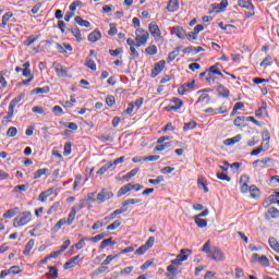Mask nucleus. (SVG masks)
Listing matches in <instances>:
<instances>
[{
  "label": "nucleus",
  "mask_w": 279,
  "mask_h": 279,
  "mask_svg": "<svg viewBox=\"0 0 279 279\" xmlns=\"http://www.w3.org/2000/svg\"><path fill=\"white\" fill-rule=\"evenodd\" d=\"M32 221V211H24L17 215L13 220V228H22Z\"/></svg>",
  "instance_id": "1"
},
{
  "label": "nucleus",
  "mask_w": 279,
  "mask_h": 279,
  "mask_svg": "<svg viewBox=\"0 0 279 279\" xmlns=\"http://www.w3.org/2000/svg\"><path fill=\"white\" fill-rule=\"evenodd\" d=\"M207 258H210V260H215L216 263H223V260H226V253L217 246H211V251L209 252V255H207Z\"/></svg>",
  "instance_id": "2"
},
{
  "label": "nucleus",
  "mask_w": 279,
  "mask_h": 279,
  "mask_svg": "<svg viewBox=\"0 0 279 279\" xmlns=\"http://www.w3.org/2000/svg\"><path fill=\"white\" fill-rule=\"evenodd\" d=\"M114 197V193L107 189H102L96 197L97 204H104V202H107V199H112Z\"/></svg>",
  "instance_id": "3"
},
{
  "label": "nucleus",
  "mask_w": 279,
  "mask_h": 279,
  "mask_svg": "<svg viewBox=\"0 0 279 279\" xmlns=\"http://www.w3.org/2000/svg\"><path fill=\"white\" fill-rule=\"evenodd\" d=\"M135 40L141 43V45H147V40H149V33L143 28H137L135 32Z\"/></svg>",
  "instance_id": "4"
},
{
  "label": "nucleus",
  "mask_w": 279,
  "mask_h": 279,
  "mask_svg": "<svg viewBox=\"0 0 279 279\" xmlns=\"http://www.w3.org/2000/svg\"><path fill=\"white\" fill-rule=\"evenodd\" d=\"M148 31L150 32V35L155 38L156 43L160 41V38H162V33L160 32V27H158V24H156V22H151L148 25Z\"/></svg>",
  "instance_id": "5"
},
{
  "label": "nucleus",
  "mask_w": 279,
  "mask_h": 279,
  "mask_svg": "<svg viewBox=\"0 0 279 279\" xmlns=\"http://www.w3.org/2000/svg\"><path fill=\"white\" fill-rule=\"evenodd\" d=\"M240 184H241V193H247L250 191V175L243 174L240 178Z\"/></svg>",
  "instance_id": "6"
},
{
  "label": "nucleus",
  "mask_w": 279,
  "mask_h": 279,
  "mask_svg": "<svg viewBox=\"0 0 279 279\" xmlns=\"http://www.w3.org/2000/svg\"><path fill=\"white\" fill-rule=\"evenodd\" d=\"M165 64H166L165 60H161V61L155 63V66L151 70V74H150L151 77H156L159 75V73H162V71L165 69Z\"/></svg>",
  "instance_id": "7"
},
{
  "label": "nucleus",
  "mask_w": 279,
  "mask_h": 279,
  "mask_svg": "<svg viewBox=\"0 0 279 279\" xmlns=\"http://www.w3.org/2000/svg\"><path fill=\"white\" fill-rule=\"evenodd\" d=\"M193 254V251L190 248H182L180 251V254L177 255V259L181 263H184V260H189V257Z\"/></svg>",
  "instance_id": "8"
},
{
  "label": "nucleus",
  "mask_w": 279,
  "mask_h": 279,
  "mask_svg": "<svg viewBox=\"0 0 279 279\" xmlns=\"http://www.w3.org/2000/svg\"><path fill=\"white\" fill-rule=\"evenodd\" d=\"M191 88H195V81L194 80L190 83H185V84L181 85L178 88V93H179V95H184V94L189 93V90Z\"/></svg>",
  "instance_id": "9"
},
{
  "label": "nucleus",
  "mask_w": 279,
  "mask_h": 279,
  "mask_svg": "<svg viewBox=\"0 0 279 279\" xmlns=\"http://www.w3.org/2000/svg\"><path fill=\"white\" fill-rule=\"evenodd\" d=\"M180 9V0H169L167 10L168 12H178Z\"/></svg>",
  "instance_id": "10"
},
{
  "label": "nucleus",
  "mask_w": 279,
  "mask_h": 279,
  "mask_svg": "<svg viewBox=\"0 0 279 279\" xmlns=\"http://www.w3.org/2000/svg\"><path fill=\"white\" fill-rule=\"evenodd\" d=\"M233 123L236 128H245L247 125V117L239 116L234 119Z\"/></svg>",
  "instance_id": "11"
},
{
  "label": "nucleus",
  "mask_w": 279,
  "mask_h": 279,
  "mask_svg": "<svg viewBox=\"0 0 279 279\" xmlns=\"http://www.w3.org/2000/svg\"><path fill=\"white\" fill-rule=\"evenodd\" d=\"M80 256L81 255H76V256L70 258V260L63 265V269H71V268L75 267V265H77V263H80Z\"/></svg>",
  "instance_id": "12"
},
{
  "label": "nucleus",
  "mask_w": 279,
  "mask_h": 279,
  "mask_svg": "<svg viewBox=\"0 0 279 279\" xmlns=\"http://www.w3.org/2000/svg\"><path fill=\"white\" fill-rule=\"evenodd\" d=\"M172 34L177 35L178 38H181V40H184L186 38V32L182 26H175L172 28Z\"/></svg>",
  "instance_id": "13"
},
{
  "label": "nucleus",
  "mask_w": 279,
  "mask_h": 279,
  "mask_svg": "<svg viewBox=\"0 0 279 279\" xmlns=\"http://www.w3.org/2000/svg\"><path fill=\"white\" fill-rule=\"evenodd\" d=\"M87 40H89V43H97V40H101V32H99V29H95L88 35Z\"/></svg>",
  "instance_id": "14"
},
{
  "label": "nucleus",
  "mask_w": 279,
  "mask_h": 279,
  "mask_svg": "<svg viewBox=\"0 0 279 279\" xmlns=\"http://www.w3.org/2000/svg\"><path fill=\"white\" fill-rule=\"evenodd\" d=\"M238 5L244 10H255L254 4H252V0H239Z\"/></svg>",
  "instance_id": "15"
},
{
  "label": "nucleus",
  "mask_w": 279,
  "mask_h": 279,
  "mask_svg": "<svg viewBox=\"0 0 279 279\" xmlns=\"http://www.w3.org/2000/svg\"><path fill=\"white\" fill-rule=\"evenodd\" d=\"M53 69L58 75V77H64L66 75V69L62 66L60 63H53Z\"/></svg>",
  "instance_id": "16"
},
{
  "label": "nucleus",
  "mask_w": 279,
  "mask_h": 279,
  "mask_svg": "<svg viewBox=\"0 0 279 279\" xmlns=\"http://www.w3.org/2000/svg\"><path fill=\"white\" fill-rule=\"evenodd\" d=\"M134 184L132 183H128L124 186H122L119 191H118V197H121L122 195H125L126 193H130V191H132V189H134Z\"/></svg>",
  "instance_id": "17"
},
{
  "label": "nucleus",
  "mask_w": 279,
  "mask_h": 279,
  "mask_svg": "<svg viewBox=\"0 0 279 279\" xmlns=\"http://www.w3.org/2000/svg\"><path fill=\"white\" fill-rule=\"evenodd\" d=\"M172 101L174 105L166 107V110H180L182 108L183 102L180 98H173Z\"/></svg>",
  "instance_id": "18"
},
{
  "label": "nucleus",
  "mask_w": 279,
  "mask_h": 279,
  "mask_svg": "<svg viewBox=\"0 0 279 279\" xmlns=\"http://www.w3.org/2000/svg\"><path fill=\"white\" fill-rule=\"evenodd\" d=\"M254 167H256V165H265L266 167H271L272 165V160L269 157H265L263 159H257L253 162Z\"/></svg>",
  "instance_id": "19"
},
{
  "label": "nucleus",
  "mask_w": 279,
  "mask_h": 279,
  "mask_svg": "<svg viewBox=\"0 0 279 279\" xmlns=\"http://www.w3.org/2000/svg\"><path fill=\"white\" fill-rule=\"evenodd\" d=\"M217 93L219 97H230V89L226 88L223 85H218Z\"/></svg>",
  "instance_id": "20"
},
{
  "label": "nucleus",
  "mask_w": 279,
  "mask_h": 279,
  "mask_svg": "<svg viewBox=\"0 0 279 279\" xmlns=\"http://www.w3.org/2000/svg\"><path fill=\"white\" fill-rule=\"evenodd\" d=\"M208 73L211 75H220V77H223V73H221V70H219V63H216L208 68Z\"/></svg>",
  "instance_id": "21"
},
{
  "label": "nucleus",
  "mask_w": 279,
  "mask_h": 279,
  "mask_svg": "<svg viewBox=\"0 0 279 279\" xmlns=\"http://www.w3.org/2000/svg\"><path fill=\"white\" fill-rule=\"evenodd\" d=\"M226 8H228V0H221V2L214 8V12H226Z\"/></svg>",
  "instance_id": "22"
},
{
  "label": "nucleus",
  "mask_w": 279,
  "mask_h": 279,
  "mask_svg": "<svg viewBox=\"0 0 279 279\" xmlns=\"http://www.w3.org/2000/svg\"><path fill=\"white\" fill-rule=\"evenodd\" d=\"M51 90L49 86L37 87L32 90V95H45Z\"/></svg>",
  "instance_id": "23"
},
{
  "label": "nucleus",
  "mask_w": 279,
  "mask_h": 279,
  "mask_svg": "<svg viewBox=\"0 0 279 279\" xmlns=\"http://www.w3.org/2000/svg\"><path fill=\"white\" fill-rule=\"evenodd\" d=\"M77 215V210H75V207H72L68 219H65V223L66 226H71V223H73V221H75V216Z\"/></svg>",
  "instance_id": "24"
},
{
  "label": "nucleus",
  "mask_w": 279,
  "mask_h": 279,
  "mask_svg": "<svg viewBox=\"0 0 279 279\" xmlns=\"http://www.w3.org/2000/svg\"><path fill=\"white\" fill-rule=\"evenodd\" d=\"M23 97H25V94H20L19 96H16L9 105V108L13 109L16 108V106H19V104H21V101L23 100Z\"/></svg>",
  "instance_id": "25"
},
{
  "label": "nucleus",
  "mask_w": 279,
  "mask_h": 279,
  "mask_svg": "<svg viewBox=\"0 0 279 279\" xmlns=\"http://www.w3.org/2000/svg\"><path fill=\"white\" fill-rule=\"evenodd\" d=\"M242 136L241 134L235 135L234 137L227 138L223 144L227 146L234 145L241 141Z\"/></svg>",
  "instance_id": "26"
},
{
  "label": "nucleus",
  "mask_w": 279,
  "mask_h": 279,
  "mask_svg": "<svg viewBox=\"0 0 279 279\" xmlns=\"http://www.w3.org/2000/svg\"><path fill=\"white\" fill-rule=\"evenodd\" d=\"M15 215H19V207L9 209L3 214V219H12Z\"/></svg>",
  "instance_id": "27"
},
{
  "label": "nucleus",
  "mask_w": 279,
  "mask_h": 279,
  "mask_svg": "<svg viewBox=\"0 0 279 279\" xmlns=\"http://www.w3.org/2000/svg\"><path fill=\"white\" fill-rule=\"evenodd\" d=\"M194 221L198 228H206L208 226V221L199 218V216H194Z\"/></svg>",
  "instance_id": "28"
},
{
  "label": "nucleus",
  "mask_w": 279,
  "mask_h": 279,
  "mask_svg": "<svg viewBox=\"0 0 279 279\" xmlns=\"http://www.w3.org/2000/svg\"><path fill=\"white\" fill-rule=\"evenodd\" d=\"M52 194H53V190H52V189H49V190H47V191H45V192H41V193L39 194L38 199H39V202H47V197H49V196L52 195Z\"/></svg>",
  "instance_id": "29"
},
{
  "label": "nucleus",
  "mask_w": 279,
  "mask_h": 279,
  "mask_svg": "<svg viewBox=\"0 0 279 279\" xmlns=\"http://www.w3.org/2000/svg\"><path fill=\"white\" fill-rule=\"evenodd\" d=\"M108 245H117V241H113L112 238L106 239L100 243L99 248L100 250H106Z\"/></svg>",
  "instance_id": "30"
},
{
  "label": "nucleus",
  "mask_w": 279,
  "mask_h": 279,
  "mask_svg": "<svg viewBox=\"0 0 279 279\" xmlns=\"http://www.w3.org/2000/svg\"><path fill=\"white\" fill-rule=\"evenodd\" d=\"M75 23H77V25H80V27H90V22L82 19V16H76Z\"/></svg>",
  "instance_id": "31"
},
{
  "label": "nucleus",
  "mask_w": 279,
  "mask_h": 279,
  "mask_svg": "<svg viewBox=\"0 0 279 279\" xmlns=\"http://www.w3.org/2000/svg\"><path fill=\"white\" fill-rule=\"evenodd\" d=\"M264 114H267V102H263L262 107L255 111V117H264Z\"/></svg>",
  "instance_id": "32"
},
{
  "label": "nucleus",
  "mask_w": 279,
  "mask_h": 279,
  "mask_svg": "<svg viewBox=\"0 0 279 279\" xmlns=\"http://www.w3.org/2000/svg\"><path fill=\"white\" fill-rule=\"evenodd\" d=\"M171 147V143L163 142V143H157V146L155 147L156 151H165V149H169Z\"/></svg>",
  "instance_id": "33"
},
{
  "label": "nucleus",
  "mask_w": 279,
  "mask_h": 279,
  "mask_svg": "<svg viewBox=\"0 0 279 279\" xmlns=\"http://www.w3.org/2000/svg\"><path fill=\"white\" fill-rule=\"evenodd\" d=\"M268 243H269L271 250H275V252H278V254H279V243H278V240H276V238H269Z\"/></svg>",
  "instance_id": "34"
},
{
  "label": "nucleus",
  "mask_w": 279,
  "mask_h": 279,
  "mask_svg": "<svg viewBox=\"0 0 279 279\" xmlns=\"http://www.w3.org/2000/svg\"><path fill=\"white\" fill-rule=\"evenodd\" d=\"M49 272L46 274V277L49 278L51 276L53 279H58V268L56 266L48 267Z\"/></svg>",
  "instance_id": "35"
},
{
  "label": "nucleus",
  "mask_w": 279,
  "mask_h": 279,
  "mask_svg": "<svg viewBox=\"0 0 279 279\" xmlns=\"http://www.w3.org/2000/svg\"><path fill=\"white\" fill-rule=\"evenodd\" d=\"M141 202H143V199L141 198H128L126 201H124L122 203V206H131V205H134V204H141Z\"/></svg>",
  "instance_id": "36"
},
{
  "label": "nucleus",
  "mask_w": 279,
  "mask_h": 279,
  "mask_svg": "<svg viewBox=\"0 0 279 279\" xmlns=\"http://www.w3.org/2000/svg\"><path fill=\"white\" fill-rule=\"evenodd\" d=\"M62 226H66V218L60 219L52 228V232H59Z\"/></svg>",
  "instance_id": "37"
},
{
  "label": "nucleus",
  "mask_w": 279,
  "mask_h": 279,
  "mask_svg": "<svg viewBox=\"0 0 279 279\" xmlns=\"http://www.w3.org/2000/svg\"><path fill=\"white\" fill-rule=\"evenodd\" d=\"M180 49H182V47H178L175 50L171 51L168 54L169 62H173V60H175V58H178V56H180Z\"/></svg>",
  "instance_id": "38"
},
{
  "label": "nucleus",
  "mask_w": 279,
  "mask_h": 279,
  "mask_svg": "<svg viewBox=\"0 0 279 279\" xmlns=\"http://www.w3.org/2000/svg\"><path fill=\"white\" fill-rule=\"evenodd\" d=\"M85 64L92 71H97V64L95 63V60H93L90 57L86 58V63Z\"/></svg>",
  "instance_id": "39"
},
{
  "label": "nucleus",
  "mask_w": 279,
  "mask_h": 279,
  "mask_svg": "<svg viewBox=\"0 0 279 279\" xmlns=\"http://www.w3.org/2000/svg\"><path fill=\"white\" fill-rule=\"evenodd\" d=\"M248 191L251 193V197H260V190H258L256 185H251Z\"/></svg>",
  "instance_id": "40"
},
{
  "label": "nucleus",
  "mask_w": 279,
  "mask_h": 279,
  "mask_svg": "<svg viewBox=\"0 0 279 279\" xmlns=\"http://www.w3.org/2000/svg\"><path fill=\"white\" fill-rule=\"evenodd\" d=\"M48 172H49V169H47V168L38 169L34 173V178H35V180H38V178H43V175H47Z\"/></svg>",
  "instance_id": "41"
},
{
  "label": "nucleus",
  "mask_w": 279,
  "mask_h": 279,
  "mask_svg": "<svg viewBox=\"0 0 279 279\" xmlns=\"http://www.w3.org/2000/svg\"><path fill=\"white\" fill-rule=\"evenodd\" d=\"M145 53H147V56H156V53H158V47H156V45L149 46L145 49Z\"/></svg>",
  "instance_id": "42"
},
{
  "label": "nucleus",
  "mask_w": 279,
  "mask_h": 279,
  "mask_svg": "<svg viewBox=\"0 0 279 279\" xmlns=\"http://www.w3.org/2000/svg\"><path fill=\"white\" fill-rule=\"evenodd\" d=\"M12 16H14L13 12H7L3 16H2V27H5V25H8L10 19H12Z\"/></svg>",
  "instance_id": "43"
},
{
  "label": "nucleus",
  "mask_w": 279,
  "mask_h": 279,
  "mask_svg": "<svg viewBox=\"0 0 279 279\" xmlns=\"http://www.w3.org/2000/svg\"><path fill=\"white\" fill-rule=\"evenodd\" d=\"M38 40V36H34V35H31L27 37V39L24 41V45L26 47H32V45H34L35 41Z\"/></svg>",
  "instance_id": "44"
},
{
  "label": "nucleus",
  "mask_w": 279,
  "mask_h": 279,
  "mask_svg": "<svg viewBox=\"0 0 279 279\" xmlns=\"http://www.w3.org/2000/svg\"><path fill=\"white\" fill-rule=\"evenodd\" d=\"M268 215H270L271 219H278L279 217V210L276 207H269L268 208Z\"/></svg>",
  "instance_id": "45"
},
{
  "label": "nucleus",
  "mask_w": 279,
  "mask_h": 279,
  "mask_svg": "<svg viewBox=\"0 0 279 279\" xmlns=\"http://www.w3.org/2000/svg\"><path fill=\"white\" fill-rule=\"evenodd\" d=\"M71 33L76 38L77 43H82V33L80 32V28L74 27L71 29Z\"/></svg>",
  "instance_id": "46"
},
{
  "label": "nucleus",
  "mask_w": 279,
  "mask_h": 279,
  "mask_svg": "<svg viewBox=\"0 0 279 279\" xmlns=\"http://www.w3.org/2000/svg\"><path fill=\"white\" fill-rule=\"evenodd\" d=\"M32 250H34V240H29V241L27 242L23 254H25V256H27V255H29V253L32 252Z\"/></svg>",
  "instance_id": "47"
},
{
  "label": "nucleus",
  "mask_w": 279,
  "mask_h": 279,
  "mask_svg": "<svg viewBox=\"0 0 279 279\" xmlns=\"http://www.w3.org/2000/svg\"><path fill=\"white\" fill-rule=\"evenodd\" d=\"M195 128H197V123L195 121H190L184 124L183 131L189 132V130H195Z\"/></svg>",
  "instance_id": "48"
},
{
  "label": "nucleus",
  "mask_w": 279,
  "mask_h": 279,
  "mask_svg": "<svg viewBox=\"0 0 279 279\" xmlns=\"http://www.w3.org/2000/svg\"><path fill=\"white\" fill-rule=\"evenodd\" d=\"M16 134H19V130H16L15 126H11V128H9L8 131H7V136H8L9 138H14V136H16Z\"/></svg>",
  "instance_id": "49"
},
{
  "label": "nucleus",
  "mask_w": 279,
  "mask_h": 279,
  "mask_svg": "<svg viewBox=\"0 0 279 279\" xmlns=\"http://www.w3.org/2000/svg\"><path fill=\"white\" fill-rule=\"evenodd\" d=\"M197 104H210V96L208 94L201 95Z\"/></svg>",
  "instance_id": "50"
},
{
  "label": "nucleus",
  "mask_w": 279,
  "mask_h": 279,
  "mask_svg": "<svg viewBox=\"0 0 279 279\" xmlns=\"http://www.w3.org/2000/svg\"><path fill=\"white\" fill-rule=\"evenodd\" d=\"M109 162V167H117V165H121L122 162H125V157L122 156L120 158L114 159L113 161H108Z\"/></svg>",
  "instance_id": "51"
},
{
  "label": "nucleus",
  "mask_w": 279,
  "mask_h": 279,
  "mask_svg": "<svg viewBox=\"0 0 279 279\" xmlns=\"http://www.w3.org/2000/svg\"><path fill=\"white\" fill-rule=\"evenodd\" d=\"M121 256V253L116 254V255H108L107 258L102 262V265H110L114 258H119Z\"/></svg>",
  "instance_id": "52"
},
{
  "label": "nucleus",
  "mask_w": 279,
  "mask_h": 279,
  "mask_svg": "<svg viewBox=\"0 0 279 279\" xmlns=\"http://www.w3.org/2000/svg\"><path fill=\"white\" fill-rule=\"evenodd\" d=\"M144 162H154L156 160H160V156L158 155H150L143 158Z\"/></svg>",
  "instance_id": "53"
},
{
  "label": "nucleus",
  "mask_w": 279,
  "mask_h": 279,
  "mask_svg": "<svg viewBox=\"0 0 279 279\" xmlns=\"http://www.w3.org/2000/svg\"><path fill=\"white\" fill-rule=\"evenodd\" d=\"M148 182L153 185L160 184V182H165V177L158 175L156 179H149Z\"/></svg>",
  "instance_id": "54"
},
{
  "label": "nucleus",
  "mask_w": 279,
  "mask_h": 279,
  "mask_svg": "<svg viewBox=\"0 0 279 279\" xmlns=\"http://www.w3.org/2000/svg\"><path fill=\"white\" fill-rule=\"evenodd\" d=\"M213 251V247H210V242L209 240L203 245L201 252H205V254H207V256L210 254V252Z\"/></svg>",
  "instance_id": "55"
},
{
  "label": "nucleus",
  "mask_w": 279,
  "mask_h": 279,
  "mask_svg": "<svg viewBox=\"0 0 279 279\" xmlns=\"http://www.w3.org/2000/svg\"><path fill=\"white\" fill-rule=\"evenodd\" d=\"M217 178L218 180H223L226 182H230V180H232L226 172H217Z\"/></svg>",
  "instance_id": "56"
},
{
  "label": "nucleus",
  "mask_w": 279,
  "mask_h": 279,
  "mask_svg": "<svg viewBox=\"0 0 279 279\" xmlns=\"http://www.w3.org/2000/svg\"><path fill=\"white\" fill-rule=\"evenodd\" d=\"M106 102H107V106H109V108H112V106L117 104V100L114 99V96L109 95L106 98Z\"/></svg>",
  "instance_id": "57"
},
{
  "label": "nucleus",
  "mask_w": 279,
  "mask_h": 279,
  "mask_svg": "<svg viewBox=\"0 0 279 279\" xmlns=\"http://www.w3.org/2000/svg\"><path fill=\"white\" fill-rule=\"evenodd\" d=\"M108 169H111V166L109 162H107L105 166H102L98 171L97 175H104Z\"/></svg>",
  "instance_id": "58"
},
{
  "label": "nucleus",
  "mask_w": 279,
  "mask_h": 279,
  "mask_svg": "<svg viewBox=\"0 0 279 279\" xmlns=\"http://www.w3.org/2000/svg\"><path fill=\"white\" fill-rule=\"evenodd\" d=\"M198 186H203L204 192L208 193V186H206V179L204 177L198 178Z\"/></svg>",
  "instance_id": "59"
},
{
  "label": "nucleus",
  "mask_w": 279,
  "mask_h": 279,
  "mask_svg": "<svg viewBox=\"0 0 279 279\" xmlns=\"http://www.w3.org/2000/svg\"><path fill=\"white\" fill-rule=\"evenodd\" d=\"M259 263L263 267H269V258H267L265 255L259 257Z\"/></svg>",
  "instance_id": "60"
},
{
  "label": "nucleus",
  "mask_w": 279,
  "mask_h": 279,
  "mask_svg": "<svg viewBox=\"0 0 279 279\" xmlns=\"http://www.w3.org/2000/svg\"><path fill=\"white\" fill-rule=\"evenodd\" d=\"M104 226H106V222L98 220L92 226V230H99V228H104Z\"/></svg>",
  "instance_id": "61"
},
{
  "label": "nucleus",
  "mask_w": 279,
  "mask_h": 279,
  "mask_svg": "<svg viewBox=\"0 0 279 279\" xmlns=\"http://www.w3.org/2000/svg\"><path fill=\"white\" fill-rule=\"evenodd\" d=\"M119 226H121V220H116L107 227V230H109V231L117 230V228H119Z\"/></svg>",
  "instance_id": "62"
},
{
  "label": "nucleus",
  "mask_w": 279,
  "mask_h": 279,
  "mask_svg": "<svg viewBox=\"0 0 279 279\" xmlns=\"http://www.w3.org/2000/svg\"><path fill=\"white\" fill-rule=\"evenodd\" d=\"M147 250H149V248L144 244L135 251V254H137L138 256H143V254H145V252H147Z\"/></svg>",
  "instance_id": "63"
},
{
  "label": "nucleus",
  "mask_w": 279,
  "mask_h": 279,
  "mask_svg": "<svg viewBox=\"0 0 279 279\" xmlns=\"http://www.w3.org/2000/svg\"><path fill=\"white\" fill-rule=\"evenodd\" d=\"M130 52H131L132 60H136V58H138V56H140L137 50H136V48L134 46L130 47Z\"/></svg>",
  "instance_id": "64"
}]
</instances>
